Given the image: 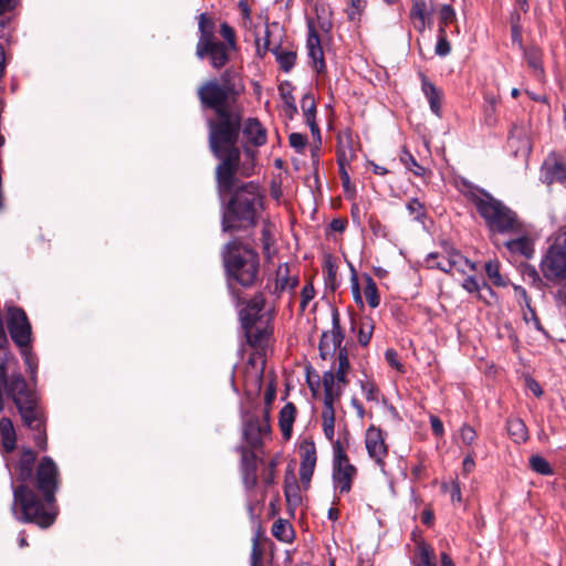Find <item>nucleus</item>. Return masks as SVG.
<instances>
[{
	"mask_svg": "<svg viewBox=\"0 0 566 566\" xmlns=\"http://www.w3.org/2000/svg\"><path fill=\"white\" fill-rule=\"evenodd\" d=\"M264 307V297L263 295L259 294L255 295L253 298H251L244 310L241 311V318L248 327L249 325H252L260 314V312Z\"/></svg>",
	"mask_w": 566,
	"mask_h": 566,
	"instance_id": "nucleus-30",
	"label": "nucleus"
},
{
	"mask_svg": "<svg viewBox=\"0 0 566 566\" xmlns=\"http://www.w3.org/2000/svg\"><path fill=\"white\" fill-rule=\"evenodd\" d=\"M410 20L413 28L419 32H424L426 28L432 27L431 12L428 10L424 0H413L410 9Z\"/></svg>",
	"mask_w": 566,
	"mask_h": 566,
	"instance_id": "nucleus-20",
	"label": "nucleus"
},
{
	"mask_svg": "<svg viewBox=\"0 0 566 566\" xmlns=\"http://www.w3.org/2000/svg\"><path fill=\"white\" fill-rule=\"evenodd\" d=\"M280 96L283 99L284 104L290 103L294 99L292 94V86L289 83H282L279 86Z\"/></svg>",
	"mask_w": 566,
	"mask_h": 566,
	"instance_id": "nucleus-57",
	"label": "nucleus"
},
{
	"mask_svg": "<svg viewBox=\"0 0 566 566\" xmlns=\"http://www.w3.org/2000/svg\"><path fill=\"white\" fill-rule=\"evenodd\" d=\"M0 380L4 394L11 398L19 410L21 419L30 429L41 428V409L34 391L30 389L21 374L7 375L4 363H0Z\"/></svg>",
	"mask_w": 566,
	"mask_h": 566,
	"instance_id": "nucleus-5",
	"label": "nucleus"
},
{
	"mask_svg": "<svg viewBox=\"0 0 566 566\" xmlns=\"http://www.w3.org/2000/svg\"><path fill=\"white\" fill-rule=\"evenodd\" d=\"M333 447V484L336 492L344 494L352 490L357 469L349 462L340 440H329Z\"/></svg>",
	"mask_w": 566,
	"mask_h": 566,
	"instance_id": "nucleus-9",
	"label": "nucleus"
},
{
	"mask_svg": "<svg viewBox=\"0 0 566 566\" xmlns=\"http://www.w3.org/2000/svg\"><path fill=\"white\" fill-rule=\"evenodd\" d=\"M262 562V552L259 548L256 541L253 544L251 552V566H260Z\"/></svg>",
	"mask_w": 566,
	"mask_h": 566,
	"instance_id": "nucleus-58",
	"label": "nucleus"
},
{
	"mask_svg": "<svg viewBox=\"0 0 566 566\" xmlns=\"http://www.w3.org/2000/svg\"><path fill=\"white\" fill-rule=\"evenodd\" d=\"M7 326L17 346L27 347L30 344L31 325L23 310L18 307L9 308Z\"/></svg>",
	"mask_w": 566,
	"mask_h": 566,
	"instance_id": "nucleus-12",
	"label": "nucleus"
},
{
	"mask_svg": "<svg viewBox=\"0 0 566 566\" xmlns=\"http://www.w3.org/2000/svg\"><path fill=\"white\" fill-rule=\"evenodd\" d=\"M302 107L304 109V115H305L306 122H307L312 133L319 134L318 126L316 125V123L314 120V114H315L314 99L312 97L305 96L302 101Z\"/></svg>",
	"mask_w": 566,
	"mask_h": 566,
	"instance_id": "nucleus-38",
	"label": "nucleus"
},
{
	"mask_svg": "<svg viewBox=\"0 0 566 566\" xmlns=\"http://www.w3.org/2000/svg\"><path fill=\"white\" fill-rule=\"evenodd\" d=\"M315 11V19L311 20L315 23V32H317V29L323 32H329L332 30L333 23H332V11L324 3H316L314 6ZM310 19L307 20V22Z\"/></svg>",
	"mask_w": 566,
	"mask_h": 566,
	"instance_id": "nucleus-28",
	"label": "nucleus"
},
{
	"mask_svg": "<svg viewBox=\"0 0 566 566\" xmlns=\"http://www.w3.org/2000/svg\"><path fill=\"white\" fill-rule=\"evenodd\" d=\"M361 391L368 401H378V389L373 381L366 380L360 382Z\"/></svg>",
	"mask_w": 566,
	"mask_h": 566,
	"instance_id": "nucleus-50",
	"label": "nucleus"
},
{
	"mask_svg": "<svg viewBox=\"0 0 566 566\" xmlns=\"http://www.w3.org/2000/svg\"><path fill=\"white\" fill-rule=\"evenodd\" d=\"M507 431L511 438L517 443L524 442L527 439V428L518 418L510 419L507 421Z\"/></svg>",
	"mask_w": 566,
	"mask_h": 566,
	"instance_id": "nucleus-35",
	"label": "nucleus"
},
{
	"mask_svg": "<svg viewBox=\"0 0 566 566\" xmlns=\"http://www.w3.org/2000/svg\"><path fill=\"white\" fill-rule=\"evenodd\" d=\"M274 53L282 70L289 72L294 66L296 61V54L294 52L275 49Z\"/></svg>",
	"mask_w": 566,
	"mask_h": 566,
	"instance_id": "nucleus-44",
	"label": "nucleus"
},
{
	"mask_svg": "<svg viewBox=\"0 0 566 566\" xmlns=\"http://www.w3.org/2000/svg\"><path fill=\"white\" fill-rule=\"evenodd\" d=\"M290 145L297 151H302L306 146L307 138L305 135L300 133H292L289 137Z\"/></svg>",
	"mask_w": 566,
	"mask_h": 566,
	"instance_id": "nucleus-54",
	"label": "nucleus"
},
{
	"mask_svg": "<svg viewBox=\"0 0 566 566\" xmlns=\"http://www.w3.org/2000/svg\"><path fill=\"white\" fill-rule=\"evenodd\" d=\"M297 284V279L290 274V269L286 263L277 268L275 275V291L293 290Z\"/></svg>",
	"mask_w": 566,
	"mask_h": 566,
	"instance_id": "nucleus-31",
	"label": "nucleus"
},
{
	"mask_svg": "<svg viewBox=\"0 0 566 566\" xmlns=\"http://www.w3.org/2000/svg\"><path fill=\"white\" fill-rule=\"evenodd\" d=\"M262 209L263 197L256 184L248 182L239 187L223 213V231L254 226Z\"/></svg>",
	"mask_w": 566,
	"mask_h": 566,
	"instance_id": "nucleus-3",
	"label": "nucleus"
},
{
	"mask_svg": "<svg viewBox=\"0 0 566 566\" xmlns=\"http://www.w3.org/2000/svg\"><path fill=\"white\" fill-rule=\"evenodd\" d=\"M505 247L510 252L521 254L525 258H531L534 252L532 241L524 235L505 242Z\"/></svg>",
	"mask_w": 566,
	"mask_h": 566,
	"instance_id": "nucleus-32",
	"label": "nucleus"
},
{
	"mask_svg": "<svg viewBox=\"0 0 566 566\" xmlns=\"http://www.w3.org/2000/svg\"><path fill=\"white\" fill-rule=\"evenodd\" d=\"M248 337H249V342L251 343V345L262 346L263 340L268 337V332L264 329V331H259L254 334L252 331H250V332H248Z\"/></svg>",
	"mask_w": 566,
	"mask_h": 566,
	"instance_id": "nucleus-56",
	"label": "nucleus"
},
{
	"mask_svg": "<svg viewBox=\"0 0 566 566\" xmlns=\"http://www.w3.org/2000/svg\"><path fill=\"white\" fill-rule=\"evenodd\" d=\"M240 133H242L243 138V148L240 149L241 159H243V151L245 148H249L254 153V157L256 156V151L251 148V146L260 147L266 143L268 134L266 129L260 123L258 118L249 117L243 118V113L241 112V124H240Z\"/></svg>",
	"mask_w": 566,
	"mask_h": 566,
	"instance_id": "nucleus-14",
	"label": "nucleus"
},
{
	"mask_svg": "<svg viewBox=\"0 0 566 566\" xmlns=\"http://www.w3.org/2000/svg\"><path fill=\"white\" fill-rule=\"evenodd\" d=\"M430 423H431L432 431L436 436L443 434V424H442V421L438 417L431 416Z\"/></svg>",
	"mask_w": 566,
	"mask_h": 566,
	"instance_id": "nucleus-59",
	"label": "nucleus"
},
{
	"mask_svg": "<svg viewBox=\"0 0 566 566\" xmlns=\"http://www.w3.org/2000/svg\"><path fill=\"white\" fill-rule=\"evenodd\" d=\"M412 564L413 566H437L433 548L423 541H419L417 543Z\"/></svg>",
	"mask_w": 566,
	"mask_h": 566,
	"instance_id": "nucleus-26",
	"label": "nucleus"
},
{
	"mask_svg": "<svg viewBox=\"0 0 566 566\" xmlns=\"http://www.w3.org/2000/svg\"><path fill=\"white\" fill-rule=\"evenodd\" d=\"M364 295H365V298L370 307L375 308L379 305L380 297L378 294L377 285L370 276L366 277V286L364 290Z\"/></svg>",
	"mask_w": 566,
	"mask_h": 566,
	"instance_id": "nucleus-39",
	"label": "nucleus"
},
{
	"mask_svg": "<svg viewBox=\"0 0 566 566\" xmlns=\"http://www.w3.org/2000/svg\"><path fill=\"white\" fill-rule=\"evenodd\" d=\"M0 436L4 452L11 453L15 449L17 434L10 418L0 419Z\"/></svg>",
	"mask_w": 566,
	"mask_h": 566,
	"instance_id": "nucleus-25",
	"label": "nucleus"
},
{
	"mask_svg": "<svg viewBox=\"0 0 566 566\" xmlns=\"http://www.w3.org/2000/svg\"><path fill=\"white\" fill-rule=\"evenodd\" d=\"M272 535L282 542H290L293 537V530L287 521L277 520L273 523Z\"/></svg>",
	"mask_w": 566,
	"mask_h": 566,
	"instance_id": "nucleus-36",
	"label": "nucleus"
},
{
	"mask_svg": "<svg viewBox=\"0 0 566 566\" xmlns=\"http://www.w3.org/2000/svg\"><path fill=\"white\" fill-rule=\"evenodd\" d=\"M220 34L224 39V44L229 45V49L234 50L237 46L235 31L228 23L220 25Z\"/></svg>",
	"mask_w": 566,
	"mask_h": 566,
	"instance_id": "nucleus-48",
	"label": "nucleus"
},
{
	"mask_svg": "<svg viewBox=\"0 0 566 566\" xmlns=\"http://www.w3.org/2000/svg\"><path fill=\"white\" fill-rule=\"evenodd\" d=\"M521 296L523 297L525 302L526 308L523 310V318L527 325H532L536 331L543 332L544 328L539 322V318L537 317L535 311L531 307L530 304V297L527 296V293L524 289L516 287Z\"/></svg>",
	"mask_w": 566,
	"mask_h": 566,
	"instance_id": "nucleus-33",
	"label": "nucleus"
},
{
	"mask_svg": "<svg viewBox=\"0 0 566 566\" xmlns=\"http://www.w3.org/2000/svg\"><path fill=\"white\" fill-rule=\"evenodd\" d=\"M542 269L549 280L566 279V232L555 238L542 263Z\"/></svg>",
	"mask_w": 566,
	"mask_h": 566,
	"instance_id": "nucleus-10",
	"label": "nucleus"
},
{
	"mask_svg": "<svg viewBox=\"0 0 566 566\" xmlns=\"http://www.w3.org/2000/svg\"><path fill=\"white\" fill-rule=\"evenodd\" d=\"M400 161L416 176L421 177L426 174V168L419 165L416 158L406 149H403L400 154Z\"/></svg>",
	"mask_w": 566,
	"mask_h": 566,
	"instance_id": "nucleus-40",
	"label": "nucleus"
},
{
	"mask_svg": "<svg viewBox=\"0 0 566 566\" xmlns=\"http://www.w3.org/2000/svg\"><path fill=\"white\" fill-rule=\"evenodd\" d=\"M296 418V408L292 402H287L280 410L279 426L282 436L285 440H289L292 436L293 424Z\"/></svg>",
	"mask_w": 566,
	"mask_h": 566,
	"instance_id": "nucleus-23",
	"label": "nucleus"
},
{
	"mask_svg": "<svg viewBox=\"0 0 566 566\" xmlns=\"http://www.w3.org/2000/svg\"><path fill=\"white\" fill-rule=\"evenodd\" d=\"M300 479L303 484H308L317 461L316 447L313 440L304 439L300 443Z\"/></svg>",
	"mask_w": 566,
	"mask_h": 566,
	"instance_id": "nucleus-16",
	"label": "nucleus"
},
{
	"mask_svg": "<svg viewBox=\"0 0 566 566\" xmlns=\"http://www.w3.org/2000/svg\"><path fill=\"white\" fill-rule=\"evenodd\" d=\"M460 439L462 443L470 446L476 439V432L472 427L463 424L460 430Z\"/></svg>",
	"mask_w": 566,
	"mask_h": 566,
	"instance_id": "nucleus-55",
	"label": "nucleus"
},
{
	"mask_svg": "<svg viewBox=\"0 0 566 566\" xmlns=\"http://www.w3.org/2000/svg\"><path fill=\"white\" fill-rule=\"evenodd\" d=\"M13 514L23 523H34L42 528L51 526L56 517L55 499L39 495L28 484L13 488Z\"/></svg>",
	"mask_w": 566,
	"mask_h": 566,
	"instance_id": "nucleus-4",
	"label": "nucleus"
},
{
	"mask_svg": "<svg viewBox=\"0 0 566 566\" xmlns=\"http://www.w3.org/2000/svg\"><path fill=\"white\" fill-rule=\"evenodd\" d=\"M527 387L536 397H541L543 395V390H542L539 384L537 381H535L534 379L527 380Z\"/></svg>",
	"mask_w": 566,
	"mask_h": 566,
	"instance_id": "nucleus-64",
	"label": "nucleus"
},
{
	"mask_svg": "<svg viewBox=\"0 0 566 566\" xmlns=\"http://www.w3.org/2000/svg\"><path fill=\"white\" fill-rule=\"evenodd\" d=\"M315 296V290L312 283H307L303 286L301 291V308L302 311L305 310L307 304L314 298Z\"/></svg>",
	"mask_w": 566,
	"mask_h": 566,
	"instance_id": "nucleus-52",
	"label": "nucleus"
},
{
	"mask_svg": "<svg viewBox=\"0 0 566 566\" xmlns=\"http://www.w3.org/2000/svg\"><path fill=\"white\" fill-rule=\"evenodd\" d=\"M543 176L547 184L558 181L566 185V165L558 161L549 163L547 160L543 167Z\"/></svg>",
	"mask_w": 566,
	"mask_h": 566,
	"instance_id": "nucleus-27",
	"label": "nucleus"
},
{
	"mask_svg": "<svg viewBox=\"0 0 566 566\" xmlns=\"http://www.w3.org/2000/svg\"><path fill=\"white\" fill-rule=\"evenodd\" d=\"M485 273L488 279L496 286H505L507 284L506 279L500 272L499 261H489L485 263Z\"/></svg>",
	"mask_w": 566,
	"mask_h": 566,
	"instance_id": "nucleus-37",
	"label": "nucleus"
},
{
	"mask_svg": "<svg viewBox=\"0 0 566 566\" xmlns=\"http://www.w3.org/2000/svg\"><path fill=\"white\" fill-rule=\"evenodd\" d=\"M343 333L339 326V317L338 313H333V329L331 332H326L322 335L321 342H319V352L321 356L323 358H326V356L331 353V350H336L337 348H342V342H343Z\"/></svg>",
	"mask_w": 566,
	"mask_h": 566,
	"instance_id": "nucleus-18",
	"label": "nucleus"
},
{
	"mask_svg": "<svg viewBox=\"0 0 566 566\" xmlns=\"http://www.w3.org/2000/svg\"><path fill=\"white\" fill-rule=\"evenodd\" d=\"M219 83L234 97H237L243 90L240 75L233 67L224 70Z\"/></svg>",
	"mask_w": 566,
	"mask_h": 566,
	"instance_id": "nucleus-29",
	"label": "nucleus"
},
{
	"mask_svg": "<svg viewBox=\"0 0 566 566\" xmlns=\"http://www.w3.org/2000/svg\"><path fill=\"white\" fill-rule=\"evenodd\" d=\"M271 432L270 410L264 408L261 415H251L244 423V437L249 444L256 447Z\"/></svg>",
	"mask_w": 566,
	"mask_h": 566,
	"instance_id": "nucleus-15",
	"label": "nucleus"
},
{
	"mask_svg": "<svg viewBox=\"0 0 566 566\" xmlns=\"http://www.w3.org/2000/svg\"><path fill=\"white\" fill-rule=\"evenodd\" d=\"M223 260L228 273L243 286L254 283L259 272L258 254L234 240L224 248Z\"/></svg>",
	"mask_w": 566,
	"mask_h": 566,
	"instance_id": "nucleus-6",
	"label": "nucleus"
},
{
	"mask_svg": "<svg viewBox=\"0 0 566 566\" xmlns=\"http://www.w3.org/2000/svg\"><path fill=\"white\" fill-rule=\"evenodd\" d=\"M42 429H43V417L41 416V428L39 430L38 429H33V430L38 432V436L34 438L35 444L40 449L44 450L46 447V440L43 437Z\"/></svg>",
	"mask_w": 566,
	"mask_h": 566,
	"instance_id": "nucleus-61",
	"label": "nucleus"
},
{
	"mask_svg": "<svg viewBox=\"0 0 566 566\" xmlns=\"http://www.w3.org/2000/svg\"><path fill=\"white\" fill-rule=\"evenodd\" d=\"M57 475L59 471L55 462L49 457L42 458L36 470V488L40 493L45 494L49 501L54 500Z\"/></svg>",
	"mask_w": 566,
	"mask_h": 566,
	"instance_id": "nucleus-13",
	"label": "nucleus"
},
{
	"mask_svg": "<svg viewBox=\"0 0 566 566\" xmlns=\"http://www.w3.org/2000/svg\"><path fill=\"white\" fill-rule=\"evenodd\" d=\"M308 36H307V50L313 65L317 72H322L325 69L324 53L321 45V40L315 32V23L310 20L307 23Z\"/></svg>",
	"mask_w": 566,
	"mask_h": 566,
	"instance_id": "nucleus-19",
	"label": "nucleus"
},
{
	"mask_svg": "<svg viewBox=\"0 0 566 566\" xmlns=\"http://www.w3.org/2000/svg\"><path fill=\"white\" fill-rule=\"evenodd\" d=\"M426 263L428 268H437L446 273H453L454 271L465 273L467 270L473 271L474 264L471 263L459 251L446 250L443 253H430Z\"/></svg>",
	"mask_w": 566,
	"mask_h": 566,
	"instance_id": "nucleus-11",
	"label": "nucleus"
},
{
	"mask_svg": "<svg viewBox=\"0 0 566 566\" xmlns=\"http://www.w3.org/2000/svg\"><path fill=\"white\" fill-rule=\"evenodd\" d=\"M366 8L365 0H350L346 8V14L349 21L359 22Z\"/></svg>",
	"mask_w": 566,
	"mask_h": 566,
	"instance_id": "nucleus-43",
	"label": "nucleus"
},
{
	"mask_svg": "<svg viewBox=\"0 0 566 566\" xmlns=\"http://www.w3.org/2000/svg\"><path fill=\"white\" fill-rule=\"evenodd\" d=\"M385 358L387 360V363L392 367L395 368L396 370H398L400 374H403L406 370H405V366L399 361L398 359V354L395 349H387L386 353H385Z\"/></svg>",
	"mask_w": 566,
	"mask_h": 566,
	"instance_id": "nucleus-51",
	"label": "nucleus"
},
{
	"mask_svg": "<svg viewBox=\"0 0 566 566\" xmlns=\"http://www.w3.org/2000/svg\"><path fill=\"white\" fill-rule=\"evenodd\" d=\"M439 27L442 25L444 29L450 23L457 21V13L450 4H442L438 9Z\"/></svg>",
	"mask_w": 566,
	"mask_h": 566,
	"instance_id": "nucleus-45",
	"label": "nucleus"
},
{
	"mask_svg": "<svg viewBox=\"0 0 566 566\" xmlns=\"http://www.w3.org/2000/svg\"><path fill=\"white\" fill-rule=\"evenodd\" d=\"M530 465L533 471L543 474L551 475L553 474V469L551 464L541 455H532L530 459Z\"/></svg>",
	"mask_w": 566,
	"mask_h": 566,
	"instance_id": "nucleus-47",
	"label": "nucleus"
},
{
	"mask_svg": "<svg viewBox=\"0 0 566 566\" xmlns=\"http://www.w3.org/2000/svg\"><path fill=\"white\" fill-rule=\"evenodd\" d=\"M462 467H463L464 473H470L474 469L475 463H474V457H473L472 452H469L465 455Z\"/></svg>",
	"mask_w": 566,
	"mask_h": 566,
	"instance_id": "nucleus-62",
	"label": "nucleus"
},
{
	"mask_svg": "<svg viewBox=\"0 0 566 566\" xmlns=\"http://www.w3.org/2000/svg\"><path fill=\"white\" fill-rule=\"evenodd\" d=\"M241 470L244 486L252 490L258 482V458L253 452H243Z\"/></svg>",
	"mask_w": 566,
	"mask_h": 566,
	"instance_id": "nucleus-21",
	"label": "nucleus"
},
{
	"mask_svg": "<svg viewBox=\"0 0 566 566\" xmlns=\"http://www.w3.org/2000/svg\"><path fill=\"white\" fill-rule=\"evenodd\" d=\"M462 286L470 293L479 291V283H478L476 279L473 276L467 277L463 281Z\"/></svg>",
	"mask_w": 566,
	"mask_h": 566,
	"instance_id": "nucleus-60",
	"label": "nucleus"
},
{
	"mask_svg": "<svg viewBox=\"0 0 566 566\" xmlns=\"http://www.w3.org/2000/svg\"><path fill=\"white\" fill-rule=\"evenodd\" d=\"M464 195L474 205L491 233L520 234L522 232V223L516 213L502 201L478 189H470Z\"/></svg>",
	"mask_w": 566,
	"mask_h": 566,
	"instance_id": "nucleus-2",
	"label": "nucleus"
},
{
	"mask_svg": "<svg viewBox=\"0 0 566 566\" xmlns=\"http://www.w3.org/2000/svg\"><path fill=\"white\" fill-rule=\"evenodd\" d=\"M451 500L452 502H461V490L458 482L453 481L451 484Z\"/></svg>",
	"mask_w": 566,
	"mask_h": 566,
	"instance_id": "nucleus-63",
	"label": "nucleus"
},
{
	"mask_svg": "<svg viewBox=\"0 0 566 566\" xmlns=\"http://www.w3.org/2000/svg\"><path fill=\"white\" fill-rule=\"evenodd\" d=\"M365 444L368 454L377 463H381L384 458L387 455V446L380 429L370 426L366 430Z\"/></svg>",
	"mask_w": 566,
	"mask_h": 566,
	"instance_id": "nucleus-17",
	"label": "nucleus"
},
{
	"mask_svg": "<svg viewBox=\"0 0 566 566\" xmlns=\"http://www.w3.org/2000/svg\"><path fill=\"white\" fill-rule=\"evenodd\" d=\"M525 60L536 77L542 78L544 75V69L542 65V53L537 48H530L524 50Z\"/></svg>",
	"mask_w": 566,
	"mask_h": 566,
	"instance_id": "nucleus-34",
	"label": "nucleus"
},
{
	"mask_svg": "<svg viewBox=\"0 0 566 566\" xmlns=\"http://www.w3.org/2000/svg\"><path fill=\"white\" fill-rule=\"evenodd\" d=\"M35 459L36 455L31 449L22 451L18 462V479L21 484H27L25 482L32 478Z\"/></svg>",
	"mask_w": 566,
	"mask_h": 566,
	"instance_id": "nucleus-24",
	"label": "nucleus"
},
{
	"mask_svg": "<svg viewBox=\"0 0 566 566\" xmlns=\"http://www.w3.org/2000/svg\"><path fill=\"white\" fill-rule=\"evenodd\" d=\"M434 51L439 56H446L451 52V45L448 41L447 30H444L442 25L438 28V41Z\"/></svg>",
	"mask_w": 566,
	"mask_h": 566,
	"instance_id": "nucleus-46",
	"label": "nucleus"
},
{
	"mask_svg": "<svg viewBox=\"0 0 566 566\" xmlns=\"http://www.w3.org/2000/svg\"><path fill=\"white\" fill-rule=\"evenodd\" d=\"M520 17L516 15L512 21V42L517 44L518 49L524 50L523 41H522V31L518 24Z\"/></svg>",
	"mask_w": 566,
	"mask_h": 566,
	"instance_id": "nucleus-53",
	"label": "nucleus"
},
{
	"mask_svg": "<svg viewBox=\"0 0 566 566\" xmlns=\"http://www.w3.org/2000/svg\"><path fill=\"white\" fill-rule=\"evenodd\" d=\"M324 387V408L322 411V427L327 440H333L335 436V409L334 403L339 400L345 387L348 384L347 378H340L334 371H326L323 375Z\"/></svg>",
	"mask_w": 566,
	"mask_h": 566,
	"instance_id": "nucleus-8",
	"label": "nucleus"
},
{
	"mask_svg": "<svg viewBox=\"0 0 566 566\" xmlns=\"http://www.w3.org/2000/svg\"><path fill=\"white\" fill-rule=\"evenodd\" d=\"M374 324L368 317L361 318L358 325V342L360 345L366 346L373 335Z\"/></svg>",
	"mask_w": 566,
	"mask_h": 566,
	"instance_id": "nucleus-42",
	"label": "nucleus"
},
{
	"mask_svg": "<svg viewBox=\"0 0 566 566\" xmlns=\"http://www.w3.org/2000/svg\"><path fill=\"white\" fill-rule=\"evenodd\" d=\"M199 39L196 45V56L199 60L208 59L210 65L220 70L230 60L229 45L219 41L214 35V22L206 13L199 15Z\"/></svg>",
	"mask_w": 566,
	"mask_h": 566,
	"instance_id": "nucleus-7",
	"label": "nucleus"
},
{
	"mask_svg": "<svg viewBox=\"0 0 566 566\" xmlns=\"http://www.w3.org/2000/svg\"><path fill=\"white\" fill-rule=\"evenodd\" d=\"M198 97L202 106L214 111L208 119V142L213 156L219 160L216 167V180L220 192L234 189L238 177L248 178L254 174V153L238 147L240 137L241 108L235 97L218 80H209L198 87Z\"/></svg>",
	"mask_w": 566,
	"mask_h": 566,
	"instance_id": "nucleus-1",
	"label": "nucleus"
},
{
	"mask_svg": "<svg viewBox=\"0 0 566 566\" xmlns=\"http://www.w3.org/2000/svg\"><path fill=\"white\" fill-rule=\"evenodd\" d=\"M349 370H350V364L348 360L347 350H346V348H339L336 366L333 371L335 375L339 376L340 378H347Z\"/></svg>",
	"mask_w": 566,
	"mask_h": 566,
	"instance_id": "nucleus-41",
	"label": "nucleus"
},
{
	"mask_svg": "<svg viewBox=\"0 0 566 566\" xmlns=\"http://www.w3.org/2000/svg\"><path fill=\"white\" fill-rule=\"evenodd\" d=\"M421 76V88L424 94L428 103L430 105L431 112L438 117L442 116L441 112V103H442V92L439 90L433 83H431L424 74H420Z\"/></svg>",
	"mask_w": 566,
	"mask_h": 566,
	"instance_id": "nucleus-22",
	"label": "nucleus"
},
{
	"mask_svg": "<svg viewBox=\"0 0 566 566\" xmlns=\"http://www.w3.org/2000/svg\"><path fill=\"white\" fill-rule=\"evenodd\" d=\"M407 209L417 221H421L426 216L424 206L417 198L409 200Z\"/></svg>",
	"mask_w": 566,
	"mask_h": 566,
	"instance_id": "nucleus-49",
	"label": "nucleus"
}]
</instances>
